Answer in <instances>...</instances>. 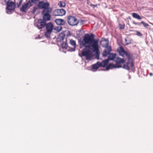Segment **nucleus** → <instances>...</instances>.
<instances>
[{"mask_svg":"<svg viewBox=\"0 0 153 153\" xmlns=\"http://www.w3.org/2000/svg\"><path fill=\"white\" fill-rule=\"evenodd\" d=\"M70 44L71 45L72 48H70L69 50L71 51H74L75 50V47L76 46V42L72 39L70 40Z\"/></svg>","mask_w":153,"mask_h":153,"instance_id":"nucleus-14","label":"nucleus"},{"mask_svg":"<svg viewBox=\"0 0 153 153\" xmlns=\"http://www.w3.org/2000/svg\"><path fill=\"white\" fill-rule=\"evenodd\" d=\"M50 4L48 2L44 1H39L38 4V7L39 9H43L42 11H45L52 9L50 7Z\"/></svg>","mask_w":153,"mask_h":153,"instance_id":"nucleus-3","label":"nucleus"},{"mask_svg":"<svg viewBox=\"0 0 153 153\" xmlns=\"http://www.w3.org/2000/svg\"><path fill=\"white\" fill-rule=\"evenodd\" d=\"M100 67V66L99 62H97L96 64L93 65L92 66V68L94 69H97Z\"/></svg>","mask_w":153,"mask_h":153,"instance_id":"nucleus-22","label":"nucleus"},{"mask_svg":"<svg viewBox=\"0 0 153 153\" xmlns=\"http://www.w3.org/2000/svg\"><path fill=\"white\" fill-rule=\"evenodd\" d=\"M45 21H43L42 19H39L36 24L37 27L39 29H41L43 28L45 25Z\"/></svg>","mask_w":153,"mask_h":153,"instance_id":"nucleus-9","label":"nucleus"},{"mask_svg":"<svg viewBox=\"0 0 153 153\" xmlns=\"http://www.w3.org/2000/svg\"><path fill=\"white\" fill-rule=\"evenodd\" d=\"M85 21L83 20H81L80 22V23L81 25H82L85 23Z\"/></svg>","mask_w":153,"mask_h":153,"instance_id":"nucleus-32","label":"nucleus"},{"mask_svg":"<svg viewBox=\"0 0 153 153\" xmlns=\"http://www.w3.org/2000/svg\"><path fill=\"white\" fill-rule=\"evenodd\" d=\"M47 31H52L53 28V25L51 22L48 23L45 25Z\"/></svg>","mask_w":153,"mask_h":153,"instance_id":"nucleus-16","label":"nucleus"},{"mask_svg":"<svg viewBox=\"0 0 153 153\" xmlns=\"http://www.w3.org/2000/svg\"><path fill=\"white\" fill-rule=\"evenodd\" d=\"M59 6L61 7H64L65 6V3L63 1H60L59 2Z\"/></svg>","mask_w":153,"mask_h":153,"instance_id":"nucleus-28","label":"nucleus"},{"mask_svg":"<svg viewBox=\"0 0 153 153\" xmlns=\"http://www.w3.org/2000/svg\"><path fill=\"white\" fill-rule=\"evenodd\" d=\"M134 66V64L132 61L128 60V61L126 63L124 64L123 68L126 70H129L130 69V66L132 68Z\"/></svg>","mask_w":153,"mask_h":153,"instance_id":"nucleus-11","label":"nucleus"},{"mask_svg":"<svg viewBox=\"0 0 153 153\" xmlns=\"http://www.w3.org/2000/svg\"><path fill=\"white\" fill-rule=\"evenodd\" d=\"M62 47L63 48L66 49H68L69 50V49L70 48V47L69 46L67 43V40H66L65 42H62L61 45Z\"/></svg>","mask_w":153,"mask_h":153,"instance_id":"nucleus-19","label":"nucleus"},{"mask_svg":"<svg viewBox=\"0 0 153 153\" xmlns=\"http://www.w3.org/2000/svg\"><path fill=\"white\" fill-rule=\"evenodd\" d=\"M119 52L120 55L123 57L127 56V57L129 60L130 59V54L128 53L127 52L125 51L122 47H121L119 50Z\"/></svg>","mask_w":153,"mask_h":153,"instance_id":"nucleus-6","label":"nucleus"},{"mask_svg":"<svg viewBox=\"0 0 153 153\" xmlns=\"http://www.w3.org/2000/svg\"><path fill=\"white\" fill-rule=\"evenodd\" d=\"M109 42L108 39L104 38L101 39L100 43L102 47L106 48L107 47H109Z\"/></svg>","mask_w":153,"mask_h":153,"instance_id":"nucleus-10","label":"nucleus"},{"mask_svg":"<svg viewBox=\"0 0 153 153\" xmlns=\"http://www.w3.org/2000/svg\"><path fill=\"white\" fill-rule=\"evenodd\" d=\"M125 26V24L123 23L122 24L119 23V29L120 30L123 29L124 28Z\"/></svg>","mask_w":153,"mask_h":153,"instance_id":"nucleus-27","label":"nucleus"},{"mask_svg":"<svg viewBox=\"0 0 153 153\" xmlns=\"http://www.w3.org/2000/svg\"><path fill=\"white\" fill-rule=\"evenodd\" d=\"M116 54L114 53H110L109 54L108 56V60H112L114 59L116 57Z\"/></svg>","mask_w":153,"mask_h":153,"instance_id":"nucleus-21","label":"nucleus"},{"mask_svg":"<svg viewBox=\"0 0 153 153\" xmlns=\"http://www.w3.org/2000/svg\"><path fill=\"white\" fill-rule=\"evenodd\" d=\"M31 6V2H28L22 5L20 8V10L23 12H25Z\"/></svg>","mask_w":153,"mask_h":153,"instance_id":"nucleus-8","label":"nucleus"},{"mask_svg":"<svg viewBox=\"0 0 153 153\" xmlns=\"http://www.w3.org/2000/svg\"><path fill=\"white\" fill-rule=\"evenodd\" d=\"M111 50V46L105 48L103 53L102 55L103 56L106 57L108 55H109Z\"/></svg>","mask_w":153,"mask_h":153,"instance_id":"nucleus-13","label":"nucleus"},{"mask_svg":"<svg viewBox=\"0 0 153 153\" xmlns=\"http://www.w3.org/2000/svg\"><path fill=\"white\" fill-rule=\"evenodd\" d=\"M52 9L45 11H42V14L43 15V19L45 21H49L51 17L50 13L51 12Z\"/></svg>","mask_w":153,"mask_h":153,"instance_id":"nucleus-5","label":"nucleus"},{"mask_svg":"<svg viewBox=\"0 0 153 153\" xmlns=\"http://www.w3.org/2000/svg\"><path fill=\"white\" fill-rule=\"evenodd\" d=\"M149 75L151 76H152V73H151L149 74Z\"/></svg>","mask_w":153,"mask_h":153,"instance_id":"nucleus-34","label":"nucleus"},{"mask_svg":"<svg viewBox=\"0 0 153 153\" xmlns=\"http://www.w3.org/2000/svg\"><path fill=\"white\" fill-rule=\"evenodd\" d=\"M21 1H20V3H19L20 5L21 4Z\"/></svg>","mask_w":153,"mask_h":153,"instance_id":"nucleus-35","label":"nucleus"},{"mask_svg":"<svg viewBox=\"0 0 153 153\" xmlns=\"http://www.w3.org/2000/svg\"><path fill=\"white\" fill-rule=\"evenodd\" d=\"M65 34L64 32L61 33L58 36V37L56 39V41L58 42H60L62 41L65 36Z\"/></svg>","mask_w":153,"mask_h":153,"instance_id":"nucleus-15","label":"nucleus"},{"mask_svg":"<svg viewBox=\"0 0 153 153\" xmlns=\"http://www.w3.org/2000/svg\"><path fill=\"white\" fill-rule=\"evenodd\" d=\"M132 16L133 17L136 18L138 19H141L142 18L137 13H132Z\"/></svg>","mask_w":153,"mask_h":153,"instance_id":"nucleus-23","label":"nucleus"},{"mask_svg":"<svg viewBox=\"0 0 153 153\" xmlns=\"http://www.w3.org/2000/svg\"><path fill=\"white\" fill-rule=\"evenodd\" d=\"M114 61L116 63L114 65L112 63H110L106 66V69L108 70L110 68H120L122 67V64L124 63L125 62V60L119 57H116Z\"/></svg>","mask_w":153,"mask_h":153,"instance_id":"nucleus-2","label":"nucleus"},{"mask_svg":"<svg viewBox=\"0 0 153 153\" xmlns=\"http://www.w3.org/2000/svg\"><path fill=\"white\" fill-rule=\"evenodd\" d=\"M91 6H93V7H97V4H95V5H94V4H91Z\"/></svg>","mask_w":153,"mask_h":153,"instance_id":"nucleus-33","label":"nucleus"},{"mask_svg":"<svg viewBox=\"0 0 153 153\" xmlns=\"http://www.w3.org/2000/svg\"><path fill=\"white\" fill-rule=\"evenodd\" d=\"M67 22L71 26L77 25L79 22V20L74 16H69L67 17Z\"/></svg>","mask_w":153,"mask_h":153,"instance_id":"nucleus-4","label":"nucleus"},{"mask_svg":"<svg viewBox=\"0 0 153 153\" xmlns=\"http://www.w3.org/2000/svg\"><path fill=\"white\" fill-rule=\"evenodd\" d=\"M108 62V60L106 59L103 61H102L101 62H100V67H105L106 68V66L108 65H107V64Z\"/></svg>","mask_w":153,"mask_h":153,"instance_id":"nucleus-17","label":"nucleus"},{"mask_svg":"<svg viewBox=\"0 0 153 153\" xmlns=\"http://www.w3.org/2000/svg\"><path fill=\"white\" fill-rule=\"evenodd\" d=\"M125 41L126 42V44L125 45H128L131 43L132 40L131 39L127 38V39H125Z\"/></svg>","mask_w":153,"mask_h":153,"instance_id":"nucleus-24","label":"nucleus"},{"mask_svg":"<svg viewBox=\"0 0 153 153\" xmlns=\"http://www.w3.org/2000/svg\"><path fill=\"white\" fill-rule=\"evenodd\" d=\"M137 34L140 36H143L142 34L139 31H136Z\"/></svg>","mask_w":153,"mask_h":153,"instance_id":"nucleus-31","label":"nucleus"},{"mask_svg":"<svg viewBox=\"0 0 153 153\" xmlns=\"http://www.w3.org/2000/svg\"><path fill=\"white\" fill-rule=\"evenodd\" d=\"M55 22L57 25H64L65 23V21L63 19H56L55 20Z\"/></svg>","mask_w":153,"mask_h":153,"instance_id":"nucleus-18","label":"nucleus"},{"mask_svg":"<svg viewBox=\"0 0 153 153\" xmlns=\"http://www.w3.org/2000/svg\"><path fill=\"white\" fill-rule=\"evenodd\" d=\"M133 23L135 25H140V24H142L143 25V26L146 28H147V27L149 26V24L145 23L143 21H142L140 23L134 22Z\"/></svg>","mask_w":153,"mask_h":153,"instance_id":"nucleus-20","label":"nucleus"},{"mask_svg":"<svg viewBox=\"0 0 153 153\" xmlns=\"http://www.w3.org/2000/svg\"><path fill=\"white\" fill-rule=\"evenodd\" d=\"M99 39H95L94 35L93 34H86L83 37L81 43L85 47L81 51V56L85 57V59L91 60L93 57L91 50L95 52L96 57L98 58L100 55L99 46L98 44Z\"/></svg>","mask_w":153,"mask_h":153,"instance_id":"nucleus-1","label":"nucleus"},{"mask_svg":"<svg viewBox=\"0 0 153 153\" xmlns=\"http://www.w3.org/2000/svg\"><path fill=\"white\" fill-rule=\"evenodd\" d=\"M52 32V31H46L45 33V36L48 38H50Z\"/></svg>","mask_w":153,"mask_h":153,"instance_id":"nucleus-25","label":"nucleus"},{"mask_svg":"<svg viewBox=\"0 0 153 153\" xmlns=\"http://www.w3.org/2000/svg\"><path fill=\"white\" fill-rule=\"evenodd\" d=\"M7 9L10 11L13 10L14 9L15 6V3L13 2H8L7 3Z\"/></svg>","mask_w":153,"mask_h":153,"instance_id":"nucleus-12","label":"nucleus"},{"mask_svg":"<svg viewBox=\"0 0 153 153\" xmlns=\"http://www.w3.org/2000/svg\"><path fill=\"white\" fill-rule=\"evenodd\" d=\"M38 7H34L33 8V9L32 12L34 14L35 13L36 10L38 9Z\"/></svg>","mask_w":153,"mask_h":153,"instance_id":"nucleus-29","label":"nucleus"},{"mask_svg":"<svg viewBox=\"0 0 153 153\" xmlns=\"http://www.w3.org/2000/svg\"><path fill=\"white\" fill-rule=\"evenodd\" d=\"M65 13L66 11L62 9H56L53 12V14L55 16H63Z\"/></svg>","mask_w":153,"mask_h":153,"instance_id":"nucleus-7","label":"nucleus"},{"mask_svg":"<svg viewBox=\"0 0 153 153\" xmlns=\"http://www.w3.org/2000/svg\"><path fill=\"white\" fill-rule=\"evenodd\" d=\"M62 29V27L61 26L57 27L54 28V30L56 31V32H58L60 31Z\"/></svg>","mask_w":153,"mask_h":153,"instance_id":"nucleus-26","label":"nucleus"},{"mask_svg":"<svg viewBox=\"0 0 153 153\" xmlns=\"http://www.w3.org/2000/svg\"><path fill=\"white\" fill-rule=\"evenodd\" d=\"M31 2L32 3L36 4L39 1V0H31Z\"/></svg>","mask_w":153,"mask_h":153,"instance_id":"nucleus-30","label":"nucleus"}]
</instances>
